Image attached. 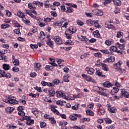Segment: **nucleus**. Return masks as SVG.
Listing matches in <instances>:
<instances>
[{
    "label": "nucleus",
    "mask_w": 129,
    "mask_h": 129,
    "mask_svg": "<svg viewBox=\"0 0 129 129\" xmlns=\"http://www.w3.org/2000/svg\"><path fill=\"white\" fill-rule=\"evenodd\" d=\"M17 98L13 96H9L7 99L5 100V102L6 103H11V104H18V101Z\"/></svg>",
    "instance_id": "f257e3e1"
},
{
    "label": "nucleus",
    "mask_w": 129,
    "mask_h": 129,
    "mask_svg": "<svg viewBox=\"0 0 129 129\" xmlns=\"http://www.w3.org/2000/svg\"><path fill=\"white\" fill-rule=\"evenodd\" d=\"M53 40L54 42L58 45H62L64 44L63 40H62V39L59 36H55L53 38Z\"/></svg>",
    "instance_id": "f03ea898"
},
{
    "label": "nucleus",
    "mask_w": 129,
    "mask_h": 129,
    "mask_svg": "<svg viewBox=\"0 0 129 129\" xmlns=\"http://www.w3.org/2000/svg\"><path fill=\"white\" fill-rule=\"evenodd\" d=\"M115 61V57H114V55H111L109 56L108 58H106L104 62L105 63H111V62H114Z\"/></svg>",
    "instance_id": "7ed1b4c3"
},
{
    "label": "nucleus",
    "mask_w": 129,
    "mask_h": 129,
    "mask_svg": "<svg viewBox=\"0 0 129 129\" xmlns=\"http://www.w3.org/2000/svg\"><path fill=\"white\" fill-rule=\"evenodd\" d=\"M98 88L99 89L98 93H99V94H100V95L107 96V94L105 93L106 92V90L103 89L102 88H100L99 87H98Z\"/></svg>",
    "instance_id": "20e7f679"
},
{
    "label": "nucleus",
    "mask_w": 129,
    "mask_h": 129,
    "mask_svg": "<svg viewBox=\"0 0 129 129\" xmlns=\"http://www.w3.org/2000/svg\"><path fill=\"white\" fill-rule=\"evenodd\" d=\"M26 123L27 125H32L35 122L34 120L31 119V117L28 116L26 118Z\"/></svg>",
    "instance_id": "39448f33"
},
{
    "label": "nucleus",
    "mask_w": 129,
    "mask_h": 129,
    "mask_svg": "<svg viewBox=\"0 0 129 129\" xmlns=\"http://www.w3.org/2000/svg\"><path fill=\"white\" fill-rule=\"evenodd\" d=\"M120 91L122 96H124V97H125L126 98H129V93L126 92L125 89H121Z\"/></svg>",
    "instance_id": "423d86ee"
},
{
    "label": "nucleus",
    "mask_w": 129,
    "mask_h": 129,
    "mask_svg": "<svg viewBox=\"0 0 129 129\" xmlns=\"http://www.w3.org/2000/svg\"><path fill=\"white\" fill-rule=\"evenodd\" d=\"M97 66H101L102 69L104 71H108V66L107 65L105 64V63H102L99 62L97 64Z\"/></svg>",
    "instance_id": "0eeeda50"
},
{
    "label": "nucleus",
    "mask_w": 129,
    "mask_h": 129,
    "mask_svg": "<svg viewBox=\"0 0 129 129\" xmlns=\"http://www.w3.org/2000/svg\"><path fill=\"white\" fill-rule=\"evenodd\" d=\"M22 21L27 26H31V21L29 19L26 17V16L22 18Z\"/></svg>",
    "instance_id": "6e6552de"
},
{
    "label": "nucleus",
    "mask_w": 129,
    "mask_h": 129,
    "mask_svg": "<svg viewBox=\"0 0 129 129\" xmlns=\"http://www.w3.org/2000/svg\"><path fill=\"white\" fill-rule=\"evenodd\" d=\"M86 71H87L88 74H89L90 75H93V74H94V69L90 68L89 67H87L86 68Z\"/></svg>",
    "instance_id": "1a4fd4ad"
},
{
    "label": "nucleus",
    "mask_w": 129,
    "mask_h": 129,
    "mask_svg": "<svg viewBox=\"0 0 129 129\" xmlns=\"http://www.w3.org/2000/svg\"><path fill=\"white\" fill-rule=\"evenodd\" d=\"M103 86L106 87V88H109V87H112L113 85H112L109 81H106L103 83Z\"/></svg>",
    "instance_id": "9d476101"
},
{
    "label": "nucleus",
    "mask_w": 129,
    "mask_h": 129,
    "mask_svg": "<svg viewBox=\"0 0 129 129\" xmlns=\"http://www.w3.org/2000/svg\"><path fill=\"white\" fill-rule=\"evenodd\" d=\"M97 106H98V108L99 107V108L98 110L99 112H100L101 114L103 115L105 112L104 109L103 108V107H102V106L100 104H98Z\"/></svg>",
    "instance_id": "9b49d317"
},
{
    "label": "nucleus",
    "mask_w": 129,
    "mask_h": 129,
    "mask_svg": "<svg viewBox=\"0 0 129 129\" xmlns=\"http://www.w3.org/2000/svg\"><path fill=\"white\" fill-rule=\"evenodd\" d=\"M46 43L50 48H53V47H54V42L52 41L51 39H47L46 41Z\"/></svg>",
    "instance_id": "f8f14e48"
},
{
    "label": "nucleus",
    "mask_w": 129,
    "mask_h": 129,
    "mask_svg": "<svg viewBox=\"0 0 129 129\" xmlns=\"http://www.w3.org/2000/svg\"><path fill=\"white\" fill-rule=\"evenodd\" d=\"M63 23H64V21L63 20L58 21L57 22H55L53 23V26H57V27L60 28V27H61V26H62V25L63 24Z\"/></svg>",
    "instance_id": "ddd939ff"
},
{
    "label": "nucleus",
    "mask_w": 129,
    "mask_h": 129,
    "mask_svg": "<svg viewBox=\"0 0 129 129\" xmlns=\"http://www.w3.org/2000/svg\"><path fill=\"white\" fill-rule=\"evenodd\" d=\"M109 51L111 53H114L117 51V47L115 46H111L109 48Z\"/></svg>",
    "instance_id": "4468645a"
},
{
    "label": "nucleus",
    "mask_w": 129,
    "mask_h": 129,
    "mask_svg": "<svg viewBox=\"0 0 129 129\" xmlns=\"http://www.w3.org/2000/svg\"><path fill=\"white\" fill-rule=\"evenodd\" d=\"M113 43H114V42L113 41V40H112V39H110V40H106L105 41V45H106V46H111V45H112V44H113Z\"/></svg>",
    "instance_id": "2eb2a0df"
},
{
    "label": "nucleus",
    "mask_w": 129,
    "mask_h": 129,
    "mask_svg": "<svg viewBox=\"0 0 129 129\" xmlns=\"http://www.w3.org/2000/svg\"><path fill=\"white\" fill-rule=\"evenodd\" d=\"M5 110L6 112L8 113H11V112H13L14 110H15V108L14 107H8L5 109Z\"/></svg>",
    "instance_id": "dca6fc26"
},
{
    "label": "nucleus",
    "mask_w": 129,
    "mask_h": 129,
    "mask_svg": "<svg viewBox=\"0 0 129 129\" xmlns=\"http://www.w3.org/2000/svg\"><path fill=\"white\" fill-rule=\"evenodd\" d=\"M48 92H49V96H50V97H54L55 96V94L56 93L55 92L54 89H51L50 90H49Z\"/></svg>",
    "instance_id": "f3484780"
},
{
    "label": "nucleus",
    "mask_w": 129,
    "mask_h": 129,
    "mask_svg": "<svg viewBox=\"0 0 129 129\" xmlns=\"http://www.w3.org/2000/svg\"><path fill=\"white\" fill-rule=\"evenodd\" d=\"M69 32H70V34H74L76 33V28L71 26L68 30Z\"/></svg>",
    "instance_id": "a211bd4d"
},
{
    "label": "nucleus",
    "mask_w": 129,
    "mask_h": 129,
    "mask_svg": "<svg viewBox=\"0 0 129 129\" xmlns=\"http://www.w3.org/2000/svg\"><path fill=\"white\" fill-rule=\"evenodd\" d=\"M116 46H118V47L119 48V49H120L121 50H124V44H120V43H119V42H117L116 43Z\"/></svg>",
    "instance_id": "6ab92c4d"
},
{
    "label": "nucleus",
    "mask_w": 129,
    "mask_h": 129,
    "mask_svg": "<svg viewBox=\"0 0 129 129\" xmlns=\"http://www.w3.org/2000/svg\"><path fill=\"white\" fill-rule=\"evenodd\" d=\"M108 110L110 112H111V113H115V112H116V108H115V107H114L109 108L108 109Z\"/></svg>",
    "instance_id": "aec40b11"
},
{
    "label": "nucleus",
    "mask_w": 129,
    "mask_h": 129,
    "mask_svg": "<svg viewBox=\"0 0 129 129\" xmlns=\"http://www.w3.org/2000/svg\"><path fill=\"white\" fill-rule=\"evenodd\" d=\"M39 35L40 36V39L41 40V41H42V40H44V39L46 38L45 33H44V32L43 31L40 32Z\"/></svg>",
    "instance_id": "412c9836"
},
{
    "label": "nucleus",
    "mask_w": 129,
    "mask_h": 129,
    "mask_svg": "<svg viewBox=\"0 0 129 129\" xmlns=\"http://www.w3.org/2000/svg\"><path fill=\"white\" fill-rule=\"evenodd\" d=\"M105 27L106 28H108V29H112L113 30L115 29V28H114V26H113V25L112 24H105Z\"/></svg>",
    "instance_id": "4be33fe9"
},
{
    "label": "nucleus",
    "mask_w": 129,
    "mask_h": 129,
    "mask_svg": "<svg viewBox=\"0 0 129 129\" xmlns=\"http://www.w3.org/2000/svg\"><path fill=\"white\" fill-rule=\"evenodd\" d=\"M122 36H123V32L121 31H118L116 34L117 38H122Z\"/></svg>",
    "instance_id": "5701e85b"
},
{
    "label": "nucleus",
    "mask_w": 129,
    "mask_h": 129,
    "mask_svg": "<svg viewBox=\"0 0 129 129\" xmlns=\"http://www.w3.org/2000/svg\"><path fill=\"white\" fill-rule=\"evenodd\" d=\"M112 1L115 6H120V5H121V2H120V1L119 0H112Z\"/></svg>",
    "instance_id": "b1692460"
},
{
    "label": "nucleus",
    "mask_w": 129,
    "mask_h": 129,
    "mask_svg": "<svg viewBox=\"0 0 129 129\" xmlns=\"http://www.w3.org/2000/svg\"><path fill=\"white\" fill-rule=\"evenodd\" d=\"M17 16L19 17V18H21L22 19H23V18H25V15H24V13H23L21 11H18V12L17 13Z\"/></svg>",
    "instance_id": "393cba45"
},
{
    "label": "nucleus",
    "mask_w": 129,
    "mask_h": 129,
    "mask_svg": "<svg viewBox=\"0 0 129 129\" xmlns=\"http://www.w3.org/2000/svg\"><path fill=\"white\" fill-rule=\"evenodd\" d=\"M86 112L87 115H90V116H93L94 115V113L90 110H87Z\"/></svg>",
    "instance_id": "a878e982"
},
{
    "label": "nucleus",
    "mask_w": 129,
    "mask_h": 129,
    "mask_svg": "<svg viewBox=\"0 0 129 129\" xmlns=\"http://www.w3.org/2000/svg\"><path fill=\"white\" fill-rule=\"evenodd\" d=\"M7 28H10V24H4L1 26V29H3V30H6Z\"/></svg>",
    "instance_id": "bb28decb"
},
{
    "label": "nucleus",
    "mask_w": 129,
    "mask_h": 129,
    "mask_svg": "<svg viewBox=\"0 0 129 129\" xmlns=\"http://www.w3.org/2000/svg\"><path fill=\"white\" fill-rule=\"evenodd\" d=\"M12 61L13 64L16 66H19V65H20V61L18 59H14V60H13Z\"/></svg>",
    "instance_id": "cd10ccee"
},
{
    "label": "nucleus",
    "mask_w": 129,
    "mask_h": 129,
    "mask_svg": "<svg viewBox=\"0 0 129 129\" xmlns=\"http://www.w3.org/2000/svg\"><path fill=\"white\" fill-rule=\"evenodd\" d=\"M97 75L100 77H103V78H105L106 77L105 75H102V72L100 71V70L98 71Z\"/></svg>",
    "instance_id": "c85d7f7f"
},
{
    "label": "nucleus",
    "mask_w": 129,
    "mask_h": 129,
    "mask_svg": "<svg viewBox=\"0 0 129 129\" xmlns=\"http://www.w3.org/2000/svg\"><path fill=\"white\" fill-rule=\"evenodd\" d=\"M3 69L5 71L9 70L10 69V65L4 63L3 64Z\"/></svg>",
    "instance_id": "c756f323"
},
{
    "label": "nucleus",
    "mask_w": 129,
    "mask_h": 129,
    "mask_svg": "<svg viewBox=\"0 0 129 129\" xmlns=\"http://www.w3.org/2000/svg\"><path fill=\"white\" fill-rule=\"evenodd\" d=\"M86 23L87 25H89V26H92L93 25V20L90 19L86 21Z\"/></svg>",
    "instance_id": "7c9ffc66"
},
{
    "label": "nucleus",
    "mask_w": 129,
    "mask_h": 129,
    "mask_svg": "<svg viewBox=\"0 0 129 129\" xmlns=\"http://www.w3.org/2000/svg\"><path fill=\"white\" fill-rule=\"evenodd\" d=\"M104 120H105L106 123H108L109 124H110V123H112V120H111V119H110V118H105L104 119Z\"/></svg>",
    "instance_id": "2f4dec72"
},
{
    "label": "nucleus",
    "mask_w": 129,
    "mask_h": 129,
    "mask_svg": "<svg viewBox=\"0 0 129 129\" xmlns=\"http://www.w3.org/2000/svg\"><path fill=\"white\" fill-rule=\"evenodd\" d=\"M73 10H72V8L70 7H67L66 13H69V14H70L71 13H73Z\"/></svg>",
    "instance_id": "473e14b6"
},
{
    "label": "nucleus",
    "mask_w": 129,
    "mask_h": 129,
    "mask_svg": "<svg viewBox=\"0 0 129 129\" xmlns=\"http://www.w3.org/2000/svg\"><path fill=\"white\" fill-rule=\"evenodd\" d=\"M40 127L43 128V127H45L47 125V123L44 121H42L40 122Z\"/></svg>",
    "instance_id": "72a5a7b5"
},
{
    "label": "nucleus",
    "mask_w": 129,
    "mask_h": 129,
    "mask_svg": "<svg viewBox=\"0 0 129 129\" xmlns=\"http://www.w3.org/2000/svg\"><path fill=\"white\" fill-rule=\"evenodd\" d=\"M14 32L15 33V34H16V35H18V36H19V35H21V32H20V29H16L14 30Z\"/></svg>",
    "instance_id": "f704fd0d"
},
{
    "label": "nucleus",
    "mask_w": 129,
    "mask_h": 129,
    "mask_svg": "<svg viewBox=\"0 0 129 129\" xmlns=\"http://www.w3.org/2000/svg\"><path fill=\"white\" fill-rule=\"evenodd\" d=\"M52 20V18L49 17H47L44 19V22L45 23H48L49 22H50V21Z\"/></svg>",
    "instance_id": "c9c22d12"
},
{
    "label": "nucleus",
    "mask_w": 129,
    "mask_h": 129,
    "mask_svg": "<svg viewBox=\"0 0 129 129\" xmlns=\"http://www.w3.org/2000/svg\"><path fill=\"white\" fill-rule=\"evenodd\" d=\"M13 25L15 27H17L18 28H20V27H21V25H20V24H19L17 21H14Z\"/></svg>",
    "instance_id": "e433bc0d"
},
{
    "label": "nucleus",
    "mask_w": 129,
    "mask_h": 129,
    "mask_svg": "<svg viewBox=\"0 0 129 129\" xmlns=\"http://www.w3.org/2000/svg\"><path fill=\"white\" fill-rule=\"evenodd\" d=\"M87 107H88V108H90V109H93V107H94V103H92L91 104H89Z\"/></svg>",
    "instance_id": "4c0bfd02"
},
{
    "label": "nucleus",
    "mask_w": 129,
    "mask_h": 129,
    "mask_svg": "<svg viewBox=\"0 0 129 129\" xmlns=\"http://www.w3.org/2000/svg\"><path fill=\"white\" fill-rule=\"evenodd\" d=\"M122 64V61L121 60H119L116 63V66L118 68H119L120 67V66Z\"/></svg>",
    "instance_id": "58836bf2"
},
{
    "label": "nucleus",
    "mask_w": 129,
    "mask_h": 129,
    "mask_svg": "<svg viewBox=\"0 0 129 129\" xmlns=\"http://www.w3.org/2000/svg\"><path fill=\"white\" fill-rule=\"evenodd\" d=\"M46 86H48V87H54L55 85L54 83L46 82Z\"/></svg>",
    "instance_id": "ea45409f"
},
{
    "label": "nucleus",
    "mask_w": 129,
    "mask_h": 129,
    "mask_svg": "<svg viewBox=\"0 0 129 129\" xmlns=\"http://www.w3.org/2000/svg\"><path fill=\"white\" fill-rule=\"evenodd\" d=\"M101 52H102V53H103L104 54H109L110 52H109V51H108V49H104V50H100Z\"/></svg>",
    "instance_id": "a19ab883"
},
{
    "label": "nucleus",
    "mask_w": 129,
    "mask_h": 129,
    "mask_svg": "<svg viewBox=\"0 0 129 129\" xmlns=\"http://www.w3.org/2000/svg\"><path fill=\"white\" fill-rule=\"evenodd\" d=\"M24 12L25 14H27V15H29V16H30V14H31V11L30 10L25 9L24 10Z\"/></svg>",
    "instance_id": "79ce46f5"
},
{
    "label": "nucleus",
    "mask_w": 129,
    "mask_h": 129,
    "mask_svg": "<svg viewBox=\"0 0 129 129\" xmlns=\"http://www.w3.org/2000/svg\"><path fill=\"white\" fill-rule=\"evenodd\" d=\"M69 77V76L68 75L64 76L63 77V80H64V82H69V80H68Z\"/></svg>",
    "instance_id": "37998d69"
},
{
    "label": "nucleus",
    "mask_w": 129,
    "mask_h": 129,
    "mask_svg": "<svg viewBox=\"0 0 129 129\" xmlns=\"http://www.w3.org/2000/svg\"><path fill=\"white\" fill-rule=\"evenodd\" d=\"M32 113L33 114H35V115H36V114H38L39 113V111H38L37 109H33L32 110Z\"/></svg>",
    "instance_id": "c03bdc74"
},
{
    "label": "nucleus",
    "mask_w": 129,
    "mask_h": 129,
    "mask_svg": "<svg viewBox=\"0 0 129 129\" xmlns=\"http://www.w3.org/2000/svg\"><path fill=\"white\" fill-rule=\"evenodd\" d=\"M50 120L52 124H55V123H56V120H55V118L52 117Z\"/></svg>",
    "instance_id": "a18cd8bd"
},
{
    "label": "nucleus",
    "mask_w": 129,
    "mask_h": 129,
    "mask_svg": "<svg viewBox=\"0 0 129 129\" xmlns=\"http://www.w3.org/2000/svg\"><path fill=\"white\" fill-rule=\"evenodd\" d=\"M97 15L98 16H103V12L101 10H98Z\"/></svg>",
    "instance_id": "49530a36"
},
{
    "label": "nucleus",
    "mask_w": 129,
    "mask_h": 129,
    "mask_svg": "<svg viewBox=\"0 0 129 129\" xmlns=\"http://www.w3.org/2000/svg\"><path fill=\"white\" fill-rule=\"evenodd\" d=\"M19 115H20V116H25V112L23 111H19L18 112Z\"/></svg>",
    "instance_id": "de8ad7c7"
},
{
    "label": "nucleus",
    "mask_w": 129,
    "mask_h": 129,
    "mask_svg": "<svg viewBox=\"0 0 129 129\" xmlns=\"http://www.w3.org/2000/svg\"><path fill=\"white\" fill-rule=\"evenodd\" d=\"M112 85H114L115 86H116L117 87H120V84L118 82H114Z\"/></svg>",
    "instance_id": "09e8293b"
},
{
    "label": "nucleus",
    "mask_w": 129,
    "mask_h": 129,
    "mask_svg": "<svg viewBox=\"0 0 129 129\" xmlns=\"http://www.w3.org/2000/svg\"><path fill=\"white\" fill-rule=\"evenodd\" d=\"M119 91V89H118V88H115V87L113 88V89H112L113 92L115 93H117V92H118Z\"/></svg>",
    "instance_id": "8fccbe9b"
},
{
    "label": "nucleus",
    "mask_w": 129,
    "mask_h": 129,
    "mask_svg": "<svg viewBox=\"0 0 129 129\" xmlns=\"http://www.w3.org/2000/svg\"><path fill=\"white\" fill-rule=\"evenodd\" d=\"M77 23L79 26H83V24H84V23H83L81 20H77Z\"/></svg>",
    "instance_id": "3c124183"
},
{
    "label": "nucleus",
    "mask_w": 129,
    "mask_h": 129,
    "mask_svg": "<svg viewBox=\"0 0 129 129\" xmlns=\"http://www.w3.org/2000/svg\"><path fill=\"white\" fill-rule=\"evenodd\" d=\"M65 35H66L67 38L69 40H71V39L72 38V37H71V35L70 34H68L67 33H66V31L65 32Z\"/></svg>",
    "instance_id": "603ef678"
},
{
    "label": "nucleus",
    "mask_w": 129,
    "mask_h": 129,
    "mask_svg": "<svg viewBox=\"0 0 129 129\" xmlns=\"http://www.w3.org/2000/svg\"><path fill=\"white\" fill-rule=\"evenodd\" d=\"M59 82H60V81L58 79H55L54 81H53V83L54 85L55 84L58 85V84H59Z\"/></svg>",
    "instance_id": "864d4df0"
},
{
    "label": "nucleus",
    "mask_w": 129,
    "mask_h": 129,
    "mask_svg": "<svg viewBox=\"0 0 129 129\" xmlns=\"http://www.w3.org/2000/svg\"><path fill=\"white\" fill-rule=\"evenodd\" d=\"M78 105H79V104L78 105H75L74 106L72 107V109H73L74 110H77V109H78Z\"/></svg>",
    "instance_id": "5fc2aeb1"
},
{
    "label": "nucleus",
    "mask_w": 129,
    "mask_h": 129,
    "mask_svg": "<svg viewBox=\"0 0 129 129\" xmlns=\"http://www.w3.org/2000/svg\"><path fill=\"white\" fill-rule=\"evenodd\" d=\"M79 39H81V41H86V37L83 36H81V37H78Z\"/></svg>",
    "instance_id": "6e6d98bb"
},
{
    "label": "nucleus",
    "mask_w": 129,
    "mask_h": 129,
    "mask_svg": "<svg viewBox=\"0 0 129 129\" xmlns=\"http://www.w3.org/2000/svg\"><path fill=\"white\" fill-rule=\"evenodd\" d=\"M37 6L39 7V8H42L44 6V3L38 2L37 3Z\"/></svg>",
    "instance_id": "4d7b16f0"
},
{
    "label": "nucleus",
    "mask_w": 129,
    "mask_h": 129,
    "mask_svg": "<svg viewBox=\"0 0 129 129\" xmlns=\"http://www.w3.org/2000/svg\"><path fill=\"white\" fill-rule=\"evenodd\" d=\"M24 109H25V108L22 106H19L17 108V110L19 111H22V110H24Z\"/></svg>",
    "instance_id": "13d9d810"
},
{
    "label": "nucleus",
    "mask_w": 129,
    "mask_h": 129,
    "mask_svg": "<svg viewBox=\"0 0 129 129\" xmlns=\"http://www.w3.org/2000/svg\"><path fill=\"white\" fill-rule=\"evenodd\" d=\"M82 121H83V122H84V121H90V118L84 117L82 119Z\"/></svg>",
    "instance_id": "bf43d9fd"
},
{
    "label": "nucleus",
    "mask_w": 129,
    "mask_h": 129,
    "mask_svg": "<svg viewBox=\"0 0 129 129\" xmlns=\"http://www.w3.org/2000/svg\"><path fill=\"white\" fill-rule=\"evenodd\" d=\"M110 3H111V0H105L103 2V4L104 5H108V4H110Z\"/></svg>",
    "instance_id": "052dcab7"
},
{
    "label": "nucleus",
    "mask_w": 129,
    "mask_h": 129,
    "mask_svg": "<svg viewBox=\"0 0 129 129\" xmlns=\"http://www.w3.org/2000/svg\"><path fill=\"white\" fill-rule=\"evenodd\" d=\"M65 45H73V42L71 41V40H67L65 43Z\"/></svg>",
    "instance_id": "680f3d73"
},
{
    "label": "nucleus",
    "mask_w": 129,
    "mask_h": 129,
    "mask_svg": "<svg viewBox=\"0 0 129 129\" xmlns=\"http://www.w3.org/2000/svg\"><path fill=\"white\" fill-rule=\"evenodd\" d=\"M30 47L32 49H37L38 48L37 44H30Z\"/></svg>",
    "instance_id": "e2e57ef3"
},
{
    "label": "nucleus",
    "mask_w": 129,
    "mask_h": 129,
    "mask_svg": "<svg viewBox=\"0 0 129 129\" xmlns=\"http://www.w3.org/2000/svg\"><path fill=\"white\" fill-rule=\"evenodd\" d=\"M44 117V118H46V119H49L50 120L52 117H50V115L48 114H45Z\"/></svg>",
    "instance_id": "0e129e2a"
},
{
    "label": "nucleus",
    "mask_w": 129,
    "mask_h": 129,
    "mask_svg": "<svg viewBox=\"0 0 129 129\" xmlns=\"http://www.w3.org/2000/svg\"><path fill=\"white\" fill-rule=\"evenodd\" d=\"M42 66L40 63H36L34 65L35 68H40Z\"/></svg>",
    "instance_id": "69168bd1"
},
{
    "label": "nucleus",
    "mask_w": 129,
    "mask_h": 129,
    "mask_svg": "<svg viewBox=\"0 0 129 129\" xmlns=\"http://www.w3.org/2000/svg\"><path fill=\"white\" fill-rule=\"evenodd\" d=\"M63 71L65 73H68L69 72V69L67 67H64L63 68Z\"/></svg>",
    "instance_id": "338daca9"
},
{
    "label": "nucleus",
    "mask_w": 129,
    "mask_h": 129,
    "mask_svg": "<svg viewBox=\"0 0 129 129\" xmlns=\"http://www.w3.org/2000/svg\"><path fill=\"white\" fill-rule=\"evenodd\" d=\"M70 118L72 120H77V117L73 116V115H70Z\"/></svg>",
    "instance_id": "774afa93"
}]
</instances>
